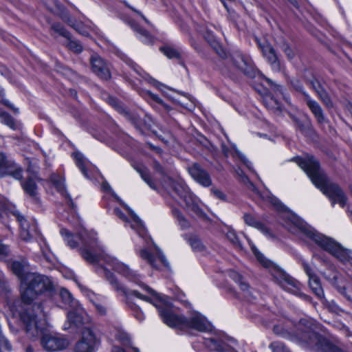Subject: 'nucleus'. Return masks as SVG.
Returning <instances> with one entry per match:
<instances>
[{"instance_id":"nucleus-1","label":"nucleus","mask_w":352,"mask_h":352,"mask_svg":"<svg viewBox=\"0 0 352 352\" xmlns=\"http://www.w3.org/2000/svg\"><path fill=\"white\" fill-rule=\"evenodd\" d=\"M60 234L72 248H76L78 245V241L74 240V239L80 241L84 246L81 250V255L87 262L95 263L102 260L111 266L114 271L129 280L140 285L145 293L134 289H127L119 283L116 277L108 270L104 267L100 270L101 273L104 274L106 279L116 291L120 292L126 297L134 296L153 304L157 309L159 315L164 323L169 327L179 329L190 328L204 332L211 330L210 323L199 313H193L189 318L178 314L176 309L172 305L167 296L161 295L148 286L140 283L139 275L135 271L130 269L128 265L119 261L116 258L106 254L102 247L98 244L97 238L94 234H88L84 229L81 230L77 236L72 234L66 229H62Z\"/></svg>"},{"instance_id":"nucleus-2","label":"nucleus","mask_w":352,"mask_h":352,"mask_svg":"<svg viewBox=\"0 0 352 352\" xmlns=\"http://www.w3.org/2000/svg\"><path fill=\"white\" fill-rule=\"evenodd\" d=\"M283 226L292 234L304 236L314 241L320 248L329 252L344 264L352 266V252L344 249L333 239L318 232L301 219L292 213L283 215Z\"/></svg>"},{"instance_id":"nucleus-3","label":"nucleus","mask_w":352,"mask_h":352,"mask_svg":"<svg viewBox=\"0 0 352 352\" xmlns=\"http://www.w3.org/2000/svg\"><path fill=\"white\" fill-rule=\"evenodd\" d=\"M290 323L287 321L283 324L274 327L273 331L276 335L310 349L323 352H342V351L316 333V326L311 319L302 318L296 324V332L290 329Z\"/></svg>"},{"instance_id":"nucleus-4","label":"nucleus","mask_w":352,"mask_h":352,"mask_svg":"<svg viewBox=\"0 0 352 352\" xmlns=\"http://www.w3.org/2000/svg\"><path fill=\"white\" fill-rule=\"evenodd\" d=\"M8 266L21 280V297L24 304L30 305L39 294L53 289L52 283L47 276L26 272L25 259L12 261Z\"/></svg>"},{"instance_id":"nucleus-5","label":"nucleus","mask_w":352,"mask_h":352,"mask_svg":"<svg viewBox=\"0 0 352 352\" xmlns=\"http://www.w3.org/2000/svg\"><path fill=\"white\" fill-rule=\"evenodd\" d=\"M298 166L307 173L312 183L320 190L332 202L344 207L346 197L338 184L331 182L326 175L320 169L318 162L312 156H307L301 159H297Z\"/></svg>"},{"instance_id":"nucleus-6","label":"nucleus","mask_w":352,"mask_h":352,"mask_svg":"<svg viewBox=\"0 0 352 352\" xmlns=\"http://www.w3.org/2000/svg\"><path fill=\"white\" fill-rule=\"evenodd\" d=\"M19 301H16L13 304H8V308L12 315V317L19 316L23 322L26 333L31 338H36L41 335L46 329L47 324L44 314H42V309L40 305H34L39 314H35L32 310L29 308H22Z\"/></svg>"},{"instance_id":"nucleus-7","label":"nucleus","mask_w":352,"mask_h":352,"mask_svg":"<svg viewBox=\"0 0 352 352\" xmlns=\"http://www.w3.org/2000/svg\"><path fill=\"white\" fill-rule=\"evenodd\" d=\"M173 191L184 204L186 209L192 214L204 217L205 213L199 206V199L190 190L182 181H170Z\"/></svg>"},{"instance_id":"nucleus-8","label":"nucleus","mask_w":352,"mask_h":352,"mask_svg":"<svg viewBox=\"0 0 352 352\" xmlns=\"http://www.w3.org/2000/svg\"><path fill=\"white\" fill-rule=\"evenodd\" d=\"M276 282L285 290L296 296H302L300 284L288 274L276 268L272 272Z\"/></svg>"},{"instance_id":"nucleus-9","label":"nucleus","mask_w":352,"mask_h":352,"mask_svg":"<svg viewBox=\"0 0 352 352\" xmlns=\"http://www.w3.org/2000/svg\"><path fill=\"white\" fill-rule=\"evenodd\" d=\"M204 344L210 350L217 352H234L237 342L232 338L215 336L204 338Z\"/></svg>"},{"instance_id":"nucleus-10","label":"nucleus","mask_w":352,"mask_h":352,"mask_svg":"<svg viewBox=\"0 0 352 352\" xmlns=\"http://www.w3.org/2000/svg\"><path fill=\"white\" fill-rule=\"evenodd\" d=\"M98 346V340L89 327H85L80 340L76 344L75 352H95Z\"/></svg>"},{"instance_id":"nucleus-11","label":"nucleus","mask_w":352,"mask_h":352,"mask_svg":"<svg viewBox=\"0 0 352 352\" xmlns=\"http://www.w3.org/2000/svg\"><path fill=\"white\" fill-rule=\"evenodd\" d=\"M72 309H73L69 311L67 314V319L70 326L68 327H65V329H66L74 326L77 328L83 327L84 330L85 327H89L87 325L91 321L90 317L81 307V306L78 305Z\"/></svg>"},{"instance_id":"nucleus-12","label":"nucleus","mask_w":352,"mask_h":352,"mask_svg":"<svg viewBox=\"0 0 352 352\" xmlns=\"http://www.w3.org/2000/svg\"><path fill=\"white\" fill-rule=\"evenodd\" d=\"M13 215L20 225V237L24 241H29L37 232L36 223L34 220H28L19 212H14Z\"/></svg>"},{"instance_id":"nucleus-13","label":"nucleus","mask_w":352,"mask_h":352,"mask_svg":"<svg viewBox=\"0 0 352 352\" xmlns=\"http://www.w3.org/2000/svg\"><path fill=\"white\" fill-rule=\"evenodd\" d=\"M41 344L45 350L54 351L66 349L69 346V342L61 336L45 334L42 337Z\"/></svg>"},{"instance_id":"nucleus-14","label":"nucleus","mask_w":352,"mask_h":352,"mask_svg":"<svg viewBox=\"0 0 352 352\" xmlns=\"http://www.w3.org/2000/svg\"><path fill=\"white\" fill-rule=\"evenodd\" d=\"M124 207L127 209L129 212L130 213L131 220L129 221L126 217L122 212V211L119 208H115L114 212L115 214L124 221L130 224V227L136 231L139 236L141 237H144L146 235V230L144 228V226L142 221L139 219V217L131 210L129 207L126 205H124Z\"/></svg>"},{"instance_id":"nucleus-15","label":"nucleus","mask_w":352,"mask_h":352,"mask_svg":"<svg viewBox=\"0 0 352 352\" xmlns=\"http://www.w3.org/2000/svg\"><path fill=\"white\" fill-rule=\"evenodd\" d=\"M188 173L197 183L204 187H209L212 184L209 173L197 163L188 167Z\"/></svg>"},{"instance_id":"nucleus-16","label":"nucleus","mask_w":352,"mask_h":352,"mask_svg":"<svg viewBox=\"0 0 352 352\" xmlns=\"http://www.w3.org/2000/svg\"><path fill=\"white\" fill-rule=\"evenodd\" d=\"M256 41L263 53V56L270 64L272 69L275 72H279L280 70V63L272 45L265 40L261 41L256 38Z\"/></svg>"},{"instance_id":"nucleus-17","label":"nucleus","mask_w":352,"mask_h":352,"mask_svg":"<svg viewBox=\"0 0 352 352\" xmlns=\"http://www.w3.org/2000/svg\"><path fill=\"white\" fill-rule=\"evenodd\" d=\"M21 168L17 164L8 160L3 153H0V177L11 175L16 179H21Z\"/></svg>"},{"instance_id":"nucleus-18","label":"nucleus","mask_w":352,"mask_h":352,"mask_svg":"<svg viewBox=\"0 0 352 352\" xmlns=\"http://www.w3.org/2000/svg\"><path fill=\"white\" fill-rule=\"evenodd\" d=\"M232 60L233 64L245 74L252 76L254 74V66L249 56L236 52L232 54Z\"/></svg>"},{"instance_id":"nucleus-19","label":"nucleus","mask_w":352,"mask_h":352,"mask_svg":"<svg viewBox=\"0 0 352 352\" xmlns=\"http://www.w3.org/2000/svg\"><path fill=\"white\" fill-rule=\"evenodd\" d=\"M155 256H153L146 249H142L140 250V257L146 261L153 267L159 268L157 263H161L165 267L168 266V263L165 258L164 255L162 252L161 250L156 245L154 247Z\"/></svg>"},{"instance_id":"nucleus-20","label":"nucleus","mask_w":352,"mask_h":352,"mask_svg":"<svg viewBox=\"0 0 352 352\" xmlns=\"http://www.w3.org/2000/svg\"><path fill=\"white\" fill-rule=\"evenodd\" d=\"M92 71L100 78L107 80L111 77L108 65L99 56L94 54L91 58Z\"/></svg>"},{"instance_id":"nucleus-21","label":"nucleus","mask_w":352,"mask_h":352,"mask_svg":"<svg viewBox=\"0 0 352 352\" xmlns=\"http://www.w3.org/2000/svg\"><path fill=\"white\" fill-rule=\"evenodd\" d=\"M308 82L323 104L328 108L332 107L333 102L322 85L315 77L308 80Z\"/></svg>"},{"instance_id":"nucleus-22","label":"nucleus","mask_w":352,"mask_h":352,"mask_svg":"<svg viewBox=\"0 0 352 352\" xmlns=\"http://www.w3.org/2000/svg\"><path fill=\"white\" fill-rule=\"evenodd\" d=\"M80 287L81 290L85 293L86 296L94 304L98 313L100 315H105L107 313V307L101 302L102 297L100 296L96 295L92 291L89 290L85 287L80 285Z\"/></svg>"},{"instance_id":"nucleus-23","label":"nucleus","mask_w":352,"mask_h":352,"mask_svg":"<svg viewBox=\"0 0 352 352\" xmlns=\"http://www.w3.org/2000/svg\"><path fill=\"white\" fill-rule=\"evenodd\" d=\"M304 270L309 276V286L315 294L321 298L323 296V289L320 285L318 278L313 273L312 270L307 264L303 265Z\"/></svg>"},{"instance_id":"nucleus-24","label":"nucleus","mask_w":352,"mask_h":352,"mask_svg":"<svg viewBox=\"0 0 352 352\" xmlns=\"http://www.w3.org/2000/svg\"><path fill=\"white\" fill-rule=\"evenodd\" d=\"M303 94L307 105L314 115L318 122H324L325 118L320 105L316 100L311 99L309 95L307 93L303 92Z\"/></svg>"},{"instance_id":"nucleus-25","label":"nucleus","mask_w":352,"mask_h":352,"mask_svg":"<svg viewBox=\"0 0 352 352\" xmlns=\"http://www.w3.org/2000/svg\"><path fill=\"white\" fill-rule=\"evenodd\" d=\"M36 178V171H34L33 175L29 177V178L22 184L23 188L25 193L32 198H36L37 195V186L35 182Z\"/></svg>"},{"instance_id":"nucleus-26","label":"nucleus","mask_w":352,"mask_h":352,"mask_svg":"<svg viewBox=\"0 0 352 352\" xmlns=\"http://www.w3.org/2000/svg\"><path fill=\"white\" fill-rule=\"evenodd\" d=\"M76 166L79 168L82 173L87 178H89L87 173V167L89 165V161L80 152H75L72 154Z\"/></svg>"},{"instance_id":"nucleus-27","label":"nucleus","mask_w":352,"mask_h":352,"mask_svg":"<svg viewBox=\"0 0 352 352\" xmlns=\"http://www.w3.org/2000/svg\"><path fill=\"white\" fill-rule=\"evenodd\" d=\"M132 29L137 33L138 38L146 44H152L153 37L146 30L142 28L138 24L133 22L131 24Z\"/></svg>"},{"instance_id":"nucleus-28","label":"nucleus","mask_w":352,"mask_h":352,"mask_svg":"<svg viewBox=\"0 0 352 352\" xmlns=\"http://www.w3.org/2000/svg\"><path fill=\"white\" fill-rule=\"evenodd\" d=\"M184 238L188 241L193 251L199 252H204L206 251L205 245L197 236L190 235V236H188L187 234H185Z\"/></svg>"},{"instance_id":"nucleus-29","label":"nucleus","mask_w":352,"mask_h":352,"mask_svg":"<svg viewBox=\"0 0 352 352\" xmlns=\"http://www.w3.org/2000/svg\"><path fill=\"white\" fill-rule=\"evenodd\" d=\"M265 106L272 110L280 111L282 110L280 102L278 98H274L271 95L266 96L264 99Z\"/></svg>"},{"instance_id":"nucleus-30","label":"nucleus","mask_w":352,"mask_h":352,"mask_svg":"<svg viewBox=\"0 0 352 352\" xmlns=\"http://www.w3.org/2000/svg\"><path fill=\"white\" fill-rule=\"evenodd\" d=\"M60 296L63 301L66 304L69 305L71 307L74 308L78 306V302L75 300L70 292L66 289H61L60 291Z\"/></svg>"},{"instance_id":"nucleus-31","label":"nucleus","mask_w":352,"mask_h":352,"mask_svg":"<svg viewBox=\"0 0 352 352\" xmlns=\"http://www.w3.org/2000/svg\"><path fill=\"white\" fill-rule=\"evenodd\" d=\"M338 291L343 295L348 300L352 302V296L349 294V292H352V281L348 282L346 284L338 283L337 285Z\"/></svg>"},{"instance_id":"nucleus-32","label":"nucleus","mask_w":352,"mask_h":352,"mask_svg":"<svg viewBox=\"0 0 352 352\" xmlns=\"http://www.w3.org/2000/svg\"><path fill=\"white\" fill-rule=\"evenodd\" d=\"M173 214L174 217L177 219L178 224L182 230H186L190 228V223L184 217V215L179 210H178L177 209H173Z\"/></svg>"},{"instance_id":"nucleus-33","label":"nucleus","mask_w":352,"mask_h":352,"mask_svg":"<svg viewBox=\"0 0 352 352\" xmlns=\"http://www.w3.org/2000/svg\"><path fill=\"white\" fill-rule=\"evenodd\" d=\"M137 170L140 173L142 179L151 188L157 190V186L155 182L153 181L150 173L146 170L138 168Z\"/></svg>"},{"instance_id":"nucleus-34","label":"nucleus","mask_w":352,"mask_h":352,"mask_svg":"<svg viewBox=\"0 0 352 352\" xmlns=\"http://www.w3.org/2000/svg\"><path fill=\"white\" fill-rule=\"evenodd\" d=\"M244 220L245 223L248 224V226H252L261 230H265L264 226L251 214H245Z\"/></svg>"},{"instance_id":"nucleus-35","label":"nucleus","mask_w":352,"mask_h":352,"mask_svg":"<svg viewBox=\"0 0 352 352\" xmlns=\"http://www.w3.org/2000/svg\"><path fill=\"white\" fill-rule=\"evenodd\" d=\"M160 51L168 58H179V52L173 47L164 46L160 48Z\"/></svg>"},{"instance_id":"nucleus-36","label":"nucleus","mask_w":352,"mask_h":352,"mask_svg":"<svg viewBox=\"0 0 352 352\" xmlns=\"http://www.w3.org/2000/svg\"><path fill=\"white\" fill-rule=\"evenodd\" d=\"M267 82L270 86V88L271 89L272 91H273L276 97L285 98L283 93V87L281 85L276 84V82H273L272 80L268 78L267 79Z\"/></svg>"},{"instance_id":"nucleus-37","label":"nucleus","mask_w":352,"mask_h":352,"mask_svg":"<svg viewBox=\"0 0 352 352\" xmlns=\"http://www.w3.org/2000/svg\"><path fill=\"white\" fill-rule=\"evenodd\" d=\"M252 250L260 263L265 267H270L272 265L270 261L267 259L254 246H252Z\"/></svg>"},{"instance_id":"nucleus-38","label":"nucleus","mask_w":352,"mask_h":352,"mask_svg":"<svg viewBox=\"0 0 352 352\" xmlns=\"http://www.w3.org/2000/svg\"><path fill=\"white\" fill-rule=\"evenodd\" d=\"M1 122L8 126L12 129H15V123L13 118L7 113L2 111L0 113Z\"/></svg>"},{"instance_id":"nucleus-39","label":"nucleus","mask_w":352,"mask_h":352,"mask_svg":"<svg viewBox=\"0 0 352 352\" xmlns=\"http://www.w3.org/2000/svg\"><path fill=\"white\" fill-rule=\"evenodd\" d=\"M62 19L63 21H65L66 23H67L69 25L73 27L75 30H76L79 33L84 36H88V33L86 30H81V25L80 24H76L73 23L72 20L70 19L69 16L64 15L62 16Z\"/></svg>"},{"instance_id":"nucleus-40","label":"nucleus","mask_w":352,"mask_h":352,"mask_svg":"<svg viewBox=\"0 0 352 352\" xmlns=\"http://www.w3.org/2000/svg\"><path fill=\"white\" fill-rule=\"evenodd\" d=\"M239 285L241 290L243 292L244 298H247L248 300H250L252 297V293L250 290L249 285L245 281L242 280L239 283Z\"/></svg>"},{"instance_id":"nucleus-41","label":"nucleus","mask_w":352,"mask_h":352,"mask_svg":"<svg viewBox=\"0 0 352 352\" xmlns=\"http://www.w3.org/2000/svg\"><path fill=\"white\" fill-rule=\"evenodd\" d=\"M272 352H291L286 346L280 342H274L270 345Z\"/></svg>"},{"instance_id":"nucleus-42","label":"nucleus","mask_w":352,"mask_h":352,"mask_svg":"<svg viewBox=\"0 0 352 352\" xmlns=\"http://www.w3.org/2000/svg\"><path fill=\"white\" fill-rule=\"evenodd\" d=\"M52 30L58 33L59 35L65 37L66 38H69V33L64 28L61 24L58 23H53L52 25Z\"/></svg>"},{"instance_id":"nucleus-43","label":"nucleus","mask_w":352,"mask_h":352,"mask_svg":"<svg viewBox=\"0 0 352 352\" xmlns=\"http://www.w3.org/2000/svg\"><path fill=\"white\" fill-rule=\"evenodd\" d=\"M67 47L76 53H80L82 50V45L76 41L71 40L70 38H67L66 43Z\"/></svg>"},{"instance_id":"nucleus-44","label":"nucleus","mask_w":352,"mask_h":352,"mask_svg":"<svg viewBox=\"0 0 352 352\" xmlns=\"http://www.w3.org/2000/svg\"><path fill=\"white\" fill-rule=\"evenodd\" d=\"M10 254V249L8 245L0 241V260L8 261L7 258Z\"/></svg>"},{"instance_id":"nucleus-45","label":"nucleus","mask_w":352,"mask_h":352,"mask_svg":"<svg viewBox=\"0 0 352 352\" xmlns=\"http://www.w3.org/2000/svg\"><path fill=\"white\" fill-rule=\"evenodd\" d=\"M226 236L228 239L232 242L234 245L240 246V241L238 239L237 235L236 234L235 232L232 229H228Z\"/></svg>"},{"instance_id":"nucleus-46","label":"nucleus","mask_w":352,"mask_h":352,"mask_svg":"<svg viewBox=\"0 0 352 352\" xmlns=\"http://www.w3.org/2000/svg\"><path fill=\"white\" fill-rule=\"evenodd\" d=\"M116 338L121 341L123 344L130 345V338L126 333L122 331L118 332V333L116 334Z\"/></svg>"},{"instance_id":"nucleus-47","label":"nucleus","mask_w":352,"mask_h":352,"mask_svg":"<svg viewBox=\"0 0 352 352\" xmlns=\"http://www.w3.org/2000/svg\"><path fill=\"white\" fill-rule=\"evenodd\" d=\"M146 94L151 100H153V101L156 102L158 104H162L164 109L170 110L169 107L166 104L164 103L163 100L161 98H160L157 95L153 94L149 91H146Z\"/></svg>"},{"instance_id":"nucleus-48","label":"nucleus","mask_w":352,"mask_h":352,"mask_svg":"<svg viewBox=\"0 0 352 352\" xmlns=\"http://www.w3.org/2000/svg\"><path fill=\"white\" fill-rule=\"evenodd\" d=\"M280 48L285 53L289 59H292L294 57V53L292 49H291L288 44L285 41L280 44Z\"/></svg>"},{"instance_id":"nucleus-49","label":"nucleus","mask_w":352,"mask_h":352,"mask_svg":"<svg viewBox=\"0 0 352 352\" xmlns=\"http://www.w3.org/2000/svg\"><path fill=\"white\" fill-rule=\"evenodd\" d=\"M243 184L247 186V188L255 194L261 197L260 192L255 185L250 181L248 177H243Z\"/></svg>"},{"instance_id":"nucleus-50","label":"nucleus","mask_w":352,"mask_h":352,"mask_svg":"<svg viewBox=\"0 0 352 352\" xmlns=\"http://www.w3.org/2000/svg\"><path fill=\"white\" fill-rule=\"evenodd\" d=\"M10 289L6 285V281L4 280V276L0 270V293L9 292Z\"/></svg>"},{"instance_id":"nucleus-51","label":"nucleus","mask_w":352,"mask_h":352,"mask_svg":"<svg viewBox=\"0 0 352 352\" xmlns=\"http://www.w3.org/2000/svg\"><path fill=\"white\" fill-rule=\"evenodd\" d=\"M211 193L215 196L217 198L221 199V200H225L226 195L224 193L220 190L219 189L217 188H212L210 190Z\"/></svg>"},{"instance_id":"nucleus-52","label":"nucleus","mask_w":352,"mask_h":352,"mask_svg":"<svg viewBox=\"0 0 352 352\" xmlns=\"http://www.w3.org/2000/svg\"><path fill=\"white\" fill-rule=\"evenodd\" d=\"M229 276L238 284L243 280L242 276L235 271H230Z\"/></svg>"},{"instance_id":"nucleus-53","label":"nucleus","mask_w":352,"mask_h":352,"mask_svg":"<svg viewBox=\"0 0 352 352\" xmlns=\"http://www.w3.org/2000/svg\"><path fill=\"white\" fill-rule=\"evenodd\" d=\"M236 154L241 159V160L245 164V166L250 169H252V163L250 162L245 155H243L241 153L236 152Z\"/></svg>"},{"instance_id":"nucleus-54","label":"nucleus","mask_w":352,"mask_h":352,"mask_svg":"<svg viewBox=\"0 0 352 352\" xmlns=\"http://www.w3.org/2000/svg\"><path fill=\"white\" fill-rule=\"evenodd\" d=\"M129 65L134 69L135 72H137L138 74H141V69L139 67L138 65H137L135 63H133L132 60H129L127 62Z\"/></svg>"},{"instance_id":"nucleus-55","label":"nucleus","mask_w":352,"mask_h":352,"mask_svg":"<svg viewBox=\"0 0 352 352\" xmlns=\"http://www.w3.org/2000/svg\"><path fill=\"white\" fill-rule=\"evenodd\" d=\"M6 211V204L3 200H0V219Z\"/></svg>"},{"instance_id":"nucleus-56","label":"nucleus","mask_w":352,"mask_h":352,"mask_svg":"<svg viewBox=\"0 0 352 352\" xmlns=\"http://www.w3.org/2000/svg\"><path fill=\"white\" fill-rule=\"evenodd\" d=\"M54 183L55 184L56 187L58 189V190H59L61 192H64L65 185H64L63 182H62L61 181H55L54 180Z\"/></svg>"},{"instance_id":"nucleus-57","label":"nucleus","mask_w":352,"mask_h":352,"mask_svg":"<svg viewBox=\"0 0 352 352\" xmlns=\"http://www.w3.org/2000/svg\"><path fill=\"white\" fill-rule=\"evenodd\" d=\"M153 167L155 168V170L160 173V174L162 175H164V170H163V168L162 166L160 164V163H158L157 162H154L153 163Z\"/></svg>"},{"instance_id":"nucleus-58","label":"nucleus","mask_w":352,"mask_h":352,"mask_svg":"<svg viewBox=\"0 0 352 352\" xmlns=\"http://www.w3.org/2000/svg\"><path fill=\"white\" fill-rule=\"evenodd\" d=\"M272 204L275 206L277 210H283V206L279 202L278 200L276 199H272Z\"/></svg>"},{"instance_id":"nucleus-59","label":"nucleus","mask_w":352,"mask_h":352,"mask_svg":"<svg viewBox=\"0 0 352 352\" xmlns=\"http://www.w3.org/2000/svg\"><path fill=\"white\" fill-rule=\"evenodd\" d=\"M1 102L5 104L6 106H7L8 107L10 108L11 109H12L15 112H18V109H15L12 104L8 100H6V99H2L1 100Z\"/></svg>"},{"instance_id":"nucleus-60","label":"nucleus","mask_w":352,"mask_h":352,"mask_svg":"<svg viewBox=\"0 0 352 352\" xmlns=\"http://www.w3.org/2000/svg\"><path fill=\"white\" fill-rule=\"evenodd\" d=\"M222 151L226 157L230 155V149L224 144L222 145Z\"/></svg>"},{"instance_id":"nucleus-61","label":"nucleus","mask_w":352,"mask_h":352,"mask_svg":"<svg viewBox=\"0 0 352 352\" xmlns=\"http://www.w3.org/2000/svg\"><path fill=\"white\" fill-rule=\"evenodd\" d=\"M151 82L156 87L157 89H161L162 87H163V85L162 84H160V82H157L154 79H151Z\"/></svg>"},{"instance_id":"nucleus-62","label":"nucleus","mask_w":352,"mask_h":352,"mask_svg":"<svg viewBox=\"0 0 352 352\" xmlns=\"http://www.w3.org/2000/svg\"><path fill=\"white\" fill-rule=\"evenodd\" d=\"M113 352H126L123 349L118 346L113 347Z\"/></svg>"},{"instance_id":"nucleus-63","label":"nucleus","mask_w":352,"mask_h":352,"mask_svg":"<svg viewBox=\"0 0 352 352\" xmlns=\"http://www.w3.org/2000/svg\"><path fill=\"white\" fill-rule=\"evenodd\" d=\"M149 146H150L151 148H152L153 150H154L157 153H160L161 152V149L160 148L154 146L152 144H149Z\"/></svg>"},{"instance_id":"nucleus-64","label":"nucleus","mask_w":352,"mask_h":352,"mask_svg":"<svg viewBox=\"0 0 352 352\" xmlns=\"http://www.w3.org/2000/svg\"><path fill=\"white\" fill-rule=\"evenodd\" d=\"M236 173L238 174V175L241 177L242 181L243 182V177H246V176L243 175V171L239 169L236 170Z\"/></svg>"}]
</instances>
